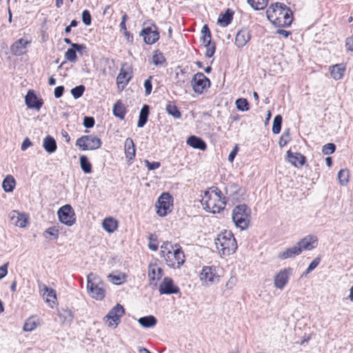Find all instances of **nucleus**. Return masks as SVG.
<instances>
[{
	"instance_id": "obj_1",
	"label": "nucleus",
	"mask_w": 353,
	"mask_h": 353,
	"mask_svg": "<svg viewBox=\"0 0 353 353\" xmlns=\"http://www.w3.org/2000/svg\"><path fill=\"white\" fill-rule=\"evenodd\" d=\"M268 20L278 27H288L292 22V12L283 3L276 2L266 10Z\"/></svg>"
},
{
	"instance_id": "obj_2",
	"label": "nucleus",
	"mask_w": 353,
	"mask_h": 353,
	"mask_svg": "<svg viewBox=\"0 0 353 353\" xmlns=\"http://www.w3.org/2000/svg\"><path fill=\"white\" fill-rule=\"evenodd\" d=\"M216 249L223 255L234 254L237 249L236 241L231 231L225 230L214 240Z\"/></svg>"
},
{
	"instance_id": "obj_3",
	"label": "nucleus",
	"mask_w": 353,
	"mask_h": 353,
	"mask_svg": "<svg viewBox=\"0 0 353 353\" xmlns=\"http://www.w3.org/2000/svg\"><path fill=\"white\" fill-rule=\"evenodd\" d=\"M104 283L92 272L87 276V289L90 296L97 300H102L105 295Z\"/></svg>"
},
{
	"instance_id": "obj_4",
	"label": "nucleus",
	"mask_w": 353,
	"mask_h": 353,
	"mask_svg": "<svg viewBox=\"0 0 353 353\" xmlns=\"http://www.w3.org/2000/svg\"><path fill=\"white\" fill-rule=\"evenodd\" d=\"M251 210L245 204L238 205L233 209L232 221L241 230L248 228L250 222Z\"/></svg>"
},
{
	"instance_id": "obj_5",
	"label": "nucleus",
	"mask_w": 353,
	"mask_h": 353,
	"mask_svg": "<svg viewBox=\"0 0 353 353\" xmlns=\"http://www.w3.org/2000/svg\"><path fill=\"white\" fill-rule=\"evenodd\" d=\"M175 249L172 252H168V255L164 259L167 265L173 268H180L185 262V255L181 247L174 244Z\"/></svg>"
},
{
	"instance_id": "obj_6",
	"label": "nucleus",
	"mask_w": 353,
	"mask_h": 353,
	"mask_svg": "<svg viewBox=\"0 0 353 353\" xmlns=\"http://www.w3.org/2000/svg\"><path fill=\"white\" fill-rule=\"evenodd\" d=\"M157 213L160 216H165L172 212L173 198L168 192H163L158 199L156 203Z\"/></svg>"
},
{
	"instance_id": "obj_7",
	"label": "nucleus",
	"mask_w": 353,
	"mask_h": 353,
	"mask_svg": "<svg viewBox=\"0 0 353 353\" xmlns=\"http://www.w3.org/2000/svg\"><path fill=\"white\" fill-rule=\"evenodd\" d=\"M102 142L101 139L94 134L83 135L76 141V145L81 150H93L99 148Z\"/></svg>"
},
{
	"instance_id": "obj_8",
	"label": "nucleus",
	"mask_w": 353,
	"mask_h": 353,
	"mask_svg": "<svg viewBox=\"0 0 353 353\" xmlns=\"http://www.w3.org/2000/svg\"><path fill=\"white\" fill-rule=\"evenodd\" d=\"M57 215L59 221L68 226H72L76 222L75 212L72 207L69 204L61 207L58 210Z\"/></svg>"
},
{
	"instance_id": "obj_9",
	"label": "nucleus",
	"mask_w": 353,
	"mask_h": 353,
	"mask_svg": "<svg viewBox=\"0 0 353 353\" xmlns=\"http://www.w3.org/2000/svg\"><path fill=\"white\" fill-rule=\"evenodd\" d=\"M225 194L226 198L233 203L241 202L245 199V191L236 183H232L226 186Z\"/></svg>"
},
{
	"instance_id": "obj_10",
	"label": "nucleus",
	"mask_w": 353,
	"mask_h": 353,
	"mask_svg": "<svg viewBox=\"0 0 353 353\" xmlns=\"http://www.w3.org/2000/svg\"><path fill=\"white\" fill-rule=\"evenodd\" d=\"M191 85L194 92L202 94L205 89L210 88V81L202 72H197L194 75Z\"/></svg>"
},
{
	"instance_id": "obj_11",
	"label": "nucleus",
	"mask_w": 353,
	"mask_h": 353,
	"mask_svg": "<svg viewBox=\"0 0 353 353\" xmlns=\"http://www.w3.org/2000/svg\"><path fill=\"white\" fill-rule=\"evenodd\" d=\"M139 35L143 37L144 42L149 45L156 43L159 39L158 28L154 23H152L150 26L143 28Z\"/></svg>"
},
{
	"instance_id": "obj_12",
	"label": "nucleus",
	"mask_w": 353,
	"mask_h": 353,
	"mask_svg": "<svg viewBox=\"0 0 353 353\" xmlns=\"http://www.w3.org/2000/svg\"><path fill=\"white\" fill-rule=\"evenodd\" d=\"M219 275L214 266H204L200 274V279L207 285H212L219 281Z\"/></svg>"
},
{
	"instance_id": "obj_13",
	"label": "nucleus",
	"mask_w": 353,
	"mask_h": 353,
	"mask_svg": "<svg viewBox=\"0 0 353 353\" xmlns=\"http://www.w3.org/2000/svg\"><path fill=\"white\" fill-rule=\"evenodd\" d=\"M125 310L120 304H117L113 307L105 316L108 320H112L108 323V326L115 325V327L121 322V317L124 314Z\"/></svg>"
},
{
	"instance_id": "obj_14",
	"label": "nucleus",
	"mask_w": 353,
	"mask_h": 353,
	"mask_svg": "<svg viewBox=\"0 0 353 353\" xmlns=\"http://www.w3.org/2000/svg\"><path fill=\"white\" fill-rule=\"evenodd\" d=\"M217 199L212 198V195L210 193V191H205L204 197L202 199V205L203 208L210 212L213 214L219 213L221 211V207H216V201Z\"/></svg>"
},
{
	"instance_id": "obj_15",
	"label": "nucleus",
	"mask_w": 353,
	"mask_h": 353,
	"mask_svg": "<svg viewBox=\"0 0 353 353\" xmlns=\"http://www.w3.org/2000/svg\"><path fill=\"white\" fill-rule=\"evenodd\" d=\"M25 103L28 108L39 110L43 104V101L35 94L34 90H29L25 97Z\"/></svg>"
},
{
	"instance_id": "obj_16",
	"label": "nucleus",
	"mask_w": 353,
	"mask_h": 353,
	"mask_svg": "<svg viewBox=\"0 0 353 353\" xmlns=\"http://www.w3.org/2000/svg\"><path fill=\"white\" fill-rule=\"evenodd\" d=\"M159 290L161 294H172L179 293L180 289L174 285L171 278L165 277L159 285Z\"/></svg>"
},
{
	"instance_id": "obj_17",
	"label": "nucleus",
	"mask_w": 353,
	"mask_h": 353,
	"mask_svg": "<svg viewBox=\"0 0 353 353\" xmlns=\"http://www.w3.org/2000/svg\"><path fill=\"white\" fill-rule=\"evenodd\" d=\"M293 269L287 268L281 270L274 278V285L276 288L282 290L288 283L289 276L292 274Z\"/></svg>"
},
{
	"instance_id": "obj_18",
	"label": "nucleus",
	"mask_w": 353,
	"mask_h": 353,
	"mask_svg": "<svg viewBox=\"0 0 353 353\" xmlns=\"http://www.w3.org/2000/svg\"><path fill=\"white\" fill-rule=\"evenodd\" d=\"M298 248H300L301 253L303 250H311L315 248L318 245V239L314 235H307L301 239L296 243Z\"/></svg>"
},
{
	"instance_id": "obj_19",
	"label": "nucleus",
	"mask_w": 353,
	"mask_h": 353,
	"mask_svg": "<svg viewBox=\"0 0 353 353\" xmlns=\"http://www.w3.org/2000/svg\"><path fill=\"white\" fill-rule=\"evenodd\" d=\"M86 49L83 44H72V48L67 50L65 53V58L72 63H75L77 59V52L82 53V50Z\"/></svg>"
},
{
	"instance_id": "obj_20",
	"label": "nucleus",
	"mask_w": 353,
	"mask_h": 353,
	"mask_svg": "<svg viewBox=\"0 0 353 353\" xmlns=\"http://www.w3.org/2000/svg\"><path fill=\"white\" fill-rule=\"evenodd\" d=\"M287 159L288 161L296 168L301 167L306 163V158L305 156L299 152L293 153L290 150L287 152Z\"/></svg>"
},
{
	"instance_id": "obj_21",
	"label": "nucleus",
	"mask_w": 353,
	"mask_h": 353,
	"mask_svg": "<svg viewBox=\"0 0 353 353\" xmlns=\"http://www.w3.org/2000/svg\"><path fill=\"white\" fill-rule=\"evenodd\" d=\"M29 42L23 38L16 41L10 47L11 52L15 56H20L26 52L27 46Z\"/></svg>"
},
{
	"instance_id": "obj_22",
	"label": "nucleus",
	"mask_w": 353,
	"mask_h": 353,
	"mask_svg": "<svg viewBox=\"0 0 353 353\" xmlns=\"http://www.w3.org/2000/svg\"><path fill=\"white\" fill-rule=\"evenodd\" d=\"M251 35L250 31L248 29H241L238 31L235 38L236 46L241 48L245 46V44L250 41Z\"/></svg>"
},
{
	"instance_id": "obj_23",
	"label": "nucleus",
	"mask_w": 353,
	"mask_h": 353,
	"mask_svg": "<svg viewBox=\"0 0 353 353\" xmlns=\"http://www.w3.org/2000/svg\"><path fill=\"white\" fill-rule=\"evenodd\" d=\"M301 254L300 248L297 247L296 244L292 247L288 248L283 251L279 252L277 257L281 260H285L288 259H292Z\"/></svg>"
},
{
	"instance_id": "obj_24",
	"label": "nucleus",
	"mask_w": 353,
	"mask_h": 353,
	"mask_svg": "<svg viewBox=\"0 0 353 353\" xmlns=\"http://www.w3.org/2000/svg\"><path fill=\"white\" fill-rule=\"evenodd\" d=\"M187 144L195 149L205 150L207 145L205 142L200 137L192 135L187 139Z\"/></svg>"
},
{
	"instance_id": "obj_25",
	"label": "nucleus",
	"mask_w": 353,
	"mask_h": 353,
	"mask_svg": "<svg viewBox=\"0 0 353 353\" xmlns=\"http://www.w3.org/2000/svg\"><path fill=\"white\" fill-rule=\"evenodd\" d=\"M233 15L234 12L231 9L228 8L224 13H221L219 14L217 20L218 24L222 27L228 26L232 22Z\"/></svg>"
},
{
	"instance_id": "obj_26",
	"label": "nucleus",
	"mask_w": 353,
	"mask_h": 353,
	"mask_svg": "<svg viewBox=\"0 0 353 353\" xmlns=\"http://www.w3.org/2000/svg\"><path fill=\"white\" fill-rule=\"evenodd\" d=\"M124 148L126 158H128L129 161L132 160L135 157L136 149L133 140L131 138L128 137L125 139Z\"/></svg>"
},
{
	"instance_id": "obj_27",
	"label": "nucleus",
	"mask_w": 353,
	"mask_h": 353,
	"mask_svg": "<svg viewBox=\"0 0 353 353\" xmlns=\"http://www.w3.org/2000/svg\"><path fill=\"white\" fill-rule=\"evenodd\" d=\"M332 77L335 80L341 79L345 71V67L343 64H336L330 67Z\"/></svg>"
},
{
	"instance_id": "obj_28",
	"label": "nucleus",
	"mask_w": 353,
	"mask_h": 353,
	"mask_svg": "<svg viewBox=\"0 0 353 353\" xmlns=\"http://www.w3.org/2000/svg\"><path fill=\"white\" fill-rule=\"evenodd\" d=\"M163 276V270L157 264H150L148 267V276L150 280H160Z\"/></svg>"
},
{
	"instance_id": "obj_29",
	"label": "nucleus",
	"mask_w": 353,
	"mask_h": 353,
	"mask_svg": "<svg viewBox=\"0 0 353 353\" xmlns=\"http://www.w3.org/2000/svg\"><path fill=\"white\" fill-rule=\"evenodd\" d=\"M150 114V106L144 104L140 111L137 126L143 128L148 121V116Z\"/></svg>"
},
{
	"instance_id": "obj_30",
	"label": "nucleus",
	"mask_w": 353,
	"mask_h": 353,
	"mask_svg": "<svg viewBox=\"0 0 353 353\" xmlns=\"http://www.w3.org/2000/svg\"><path fill=\"white\" fill-rule=\"evenodd\" d=\"M43 147L47 152L50 154L53 153L57 148V142L52 137L48 135L43 139Z\"/></svg>"
},
{
	"instance_id": "obj_31",
	"label": "nucleus",
	"mask_w": 353,
	"mask_h": 353,
	"mask_svg": "<svg viewBox=\"0 0 353 353\" xmlns=\"http://www.w3.org/2000/svg\"><path fill=\"white\" fill-rule=\"evenodd\" d=\"M139 323L144 328L154 327L157 323V319L152 315L141 317L138 319Z\"/></svg>"
},
{
	"instance_id": "obj_32",
	"label": "nucleus",
	"mask_w": 353,
	"mask_h": 353,
	"mask_svg": "<svg viewBox=\"0 0 353 353\" xmlns=\"http://www.w3.org/2000/svg\"><path fill=\"white\" fill-rule=\"evenodd\" d=\"M102 225L103 229L109 233L114 232L118 227L117 221L112 217L105 218Z\"/></svg>"
},
{
	"instance_id": "obj_33",
	"label": "nucleus",
	"mask_w": 353,
	"mask_h": 353,
	"mask_svg": "<svg viewBox=\"0 0 353 353\" xmlns=\"http://www.w3.org/2000/svg\"><path fill=\"white\" fill-rule=\"evenodd\" d=\"M16 181L11 175H8L2 182V188L6 192H11L15 187Z\"/></svg>"
},
{
	"instance_id": "obj_34",
	"label": "nucleus",
	"mask_w": 353,
	"mask_h": 353,
	"mask_svg": "<svg viewBox=\"0 0 353 353\" xmlns=\"http://www.w3.org/2000/svg\"><path fill=\"white\" fill-rule=\"evenodd\" d=\"M201 33L203 36L201 38V41L203 43L205 47L213 43L211 41V32L208 25H204L203 26L201 29Z\"/></svg>"
},
{
	"instance_id": "obj_35",
	"label": "nucleus",
	"mask_w": 353,
	"mask_h": 353,
	"mask_svg": "<svg viewBox=\"0 0 353 353\" xmlns=\"http://www.w3.org/2000/svg\"><path fill=\"white\" fill-rule=\"evenodd\" d=\"M165 110L174 119H180L181 117V113L174 101H169L166 105Z\"/></svg>"
},
{
	"instance_id": "obj_36",
	"label": "nucleus",
	"mask_w": 353,
	"mask_h": 353,
	"mask_svg": "<svg viewBox=\"0 0 353 353\" xmlns=\"http://www.w3.org/2000/svg\"><path fill=\"white\" fill-rule=\"evenodd\" d=\"M59 316L63 323H70L74 318L73 313L70 309H63L59 312Z\"/></svg>"
},
{
	"instance_id": "obj_37",
	"label": "nucleus",
	"mask_w": 353,
	"mask_h": 353,
	"mask_svg": "<svg viewBox=\"0 0 353 353\" xmlns=\"http://www.w3.org/2000/svg\"><path fill=\"white\" fill-rule=\"evenodd\" d=\"M125 113V108L121 102L118 101L114 105L113 114L116 117L124 119Z\"/></svg>"
},
{
	"instance_id": "obj_38",
	"label": "nucleus",
	"mask_w": 353,
	"mask_h": 353,
	"mask_svg": "<svg viewBox=\"0 0 353 353\" xmlns=\"http://www.w3.org/2000/svg\"><path fill=\"white\" fill-rule=\"evenodd\" d=\"M79 161L82 170L86 174L91 173L92 165L89 161L88 158L85 155H81L79 157Z\"/></svg>"
},
{
	"instance_id": "obj_39",
	"label": "nucleus",
	"mask_w": 353,
	"mask_h": 353,
	"mask_svg": "<svg viewBox=\"0 0 353 353\" xmlns=\"http://www.w3.org/2000/svg\"><path fill=\"white\" fill-rule=\"evenodd\" d=\"M152 61L155 65L158 66L164 63L166 59L163 54L160 50H157L154 52Z\"/></svg>"
},
{
	"instance_id": "obj_40",
	"label": "nucleus",
	"mask_w": 353,
	"mask_h": 353,
	"mask_svg": "<svg viewBox=\"0 0 353 353\" xmlns=\"http://www.w3.org/2000/svg\"><path fill=\"white\" fill-rule=\"evenodd\" d=\"M248 3L256 10H263L267 6L268 0H247Z\"/></svg>"
},
{
	"instance_id": "obj_41",
	"label": "nucleus",
	"mask_w": 353,
	"mask_h": 353,
	"mask_svg": "<svg viewBox=\"0 0 353 353\" xmlns=\"http://www.w3.org/2000/svg\"><path fill=\"white\" fill-rule=\"evenodd\" d=\"M38 325V323L35 320L34 317L28 318L24 325H23V330L26 332H31L34 330Z\"/></svg>"
},
{
	"instance_id": "obj_42",
	"label": "nucleus",
	"mask_w": 353,
	"mask_h": 353,
	"mask_svg": "<svg viewBox=\"0 0 353 353\" xmlns=\"http://www.w3.org/2000/svg\"><path fill=\"white\" fill-rule=\"evenodd\" d=\"M338 179L341 185H345L349 181V171L347 169H342L338 172Z\"/></svg>"
},
{
	"instance_id": "obj_43",
	"label": "nucleus",
	"mask_w": 353,
	"mask_h": 353,
	"mask_svg": "<svg viewBox=\"0 0 353 353\" xmlns=\"http://www.w3.org/2000/svg\"><path fill=\"white\" fill-rule=\"evenodd\" d=\"M283 118L281 115L278 114L274 118L273 125H272V132L274 134H279L281 130Z\"/></svg>"
},
{
	"instance_id": "obj_44",
	"label": "nucleus",
	"mask_w": 353,
	"mask_h": 353,
	"mask_svg": "<svg viewBox=\"0 0 353 353\" xmlns=\"http://www.w3.org/2000/svg\"><path fill=\"white\" fill-rule=\"evenodd\" d=\"M236 108L242 112L249 110V103L246 99L239 98L236 100Z\"/></svg>"
},
{
	"instance_id": "obj_45",
	"label": "nucleus",
	"mask_w": 353,
	"mask_h": 353,
	"mask_svg": "<svg viewBox=\"0 0 353 353\" xmlns=\"http://www.w3.org/2000/svg\"><path fill=\"white\" fill-rule=\"evenodd\" d=\"M161 256L165 257L168 255V252H172L175 249L174 245H172L168 241L164 242L163 245L161 246Z\"/></svg>"
},
{
	"instance_id": "obj_46",
	"label": "nucleus",
	"mask_w": 353,
	"mask_h": 353,
	"mask_svg": "<svg viewBox=\"0 0 353 353\" xmlns=\"http://www.w3.org/2000/svg\"><path fill=\"white\" fill-rule=\"evenodd\" d=\"M43 290H44L43 296H47V301L54 302V300H56V299H57L55 290L53 289L49 288L46 285H44Z\"/></svg>"
},
{
	"instance_id": "obj_47",
	"label": "nucleus",
	"mask_w": 353,
	"mask_h": 353,
	"mask_svg": "<svg viewBox=\"0 0 353 353\" xmlns=\"http://www.w3.org/2000/svg\"><path fill=\"white\" fill-rule=\"evenodd\" d=\"M85 90V88L83 85H79L73 88L70 92L74 99H77L83 94Z\"/></svg>"
},
{
	"instance_id": "obj_48",
	"label": "nucleus",
	"mask_w": 353,
	"mask_h": 353,
	"mask_svg": "<svg viewBox=\"0 0 353 353\" xmlns=\"http://www.w3.org/2000/svg\"><path fill=\"white\" fill-rule=\"evenodd\" d=\"M128 72L121 70L117 78V83L127 85L130 80V77H127Z\"/></svg>"
},
{
	"instance_id": "obj_49",
	"label": "nucleus",
	"mask_w": 353,
	"mask_h": 353,
	"mask_svg": "<svg viewBox=\"0 0 353 353\" xmlns=\"http://www.w3.org/2000/svg\"><path fill=\"white\" fill-rule=\"evenodd\" d=\"M320 258L319 257H316L310 263V265H308L307 268L306 269L305 272L303 273L302 274V277L304 276H306L307 274H309L310 272H312V270H314L317 266L320 263Z\"/></svg>"
},
{
	"instance_id": "obj_50",
	"label": "nucleus",
	"mask_w": 353,
	"mask_h": 353,
	"mask_svg": "<svg viewBox=\"0 0 353 353\" xmlns=\"http://www.w3.org/2000/svg\"><path fill=\"white\" fill-rule=\"evenodd\" d=\"M59 230L56 226H52L46 229L43 232V235L46 236V234H49L52 236L54 239H57L59 237Z\"/></svg>"
},
{
	"instance_id": "obj_51",
	"label": "nucleus",
	"mask_w": 353,
	"mask_h": 353,
	"mask_svg": "<svg viewBox=\"0 0 353 353\" xmlns=\"http://www.w3.org/2000/svg\"><path fill=\"white\" fill-rule=\"evenodd\" d=\"M336 150V145L332 143H328L324 145L322 148V152L325 155L331 154Z\"/></svg>"
},
{
	"instance_id": "obj_52",
	"label": "nucleus",
	"mask_w": 353,
	"mask_h": 353,
	"mask_svg": "<svg viewBox=\"0 0 353 353\" xmlns=\"http://www.w3.org/2000/svg\"><path fill=\"white\" fill-rule=\"evenodd\" d=\"M290 130H285L280 137L279 144L281 148L284 147L290 141Z\"/></svg>"
},
{
	"instance_id": "obj_53",
	"label": "nucleus",
	"mask_w": 353,
	"mask_h": 353,
	"mask_svg": "<svg viewBox=\"0 0 353 353\" xmlns=\"http://www.w3.org/2000/svg\"><path fill=\"white\" fill-rule=\"evenodd\" d=\"M153 77L150 76L144 82L145 94L146 96L150 94L152 90V79Z\"/></svg>"
},
{
	"instance_id": "obj_54",
	"label": "nucleus",
	"mask_w": 353,
	"mask_h": 353,
	"mask_svg": "<svg viewBox=\"0 0 353 353\" xmlns=\"http://www.w3.org/2000/svg\"><path fill=\"white\" fill-rule=\"evenodd\" d=\"M82 21L85 26H90L92 22L91 14L88 10H84L82 12Z\"/></svg>"
},
{
	"instance_id": "obj_55",
	"label": "nucleus",
	"mask_w": 353,
	"mask_h": 353,
	"mask_svg": "<svg viewBox=\"0 0 353 353\" xmlns=\"http://www.w3.org/2000/svg\"><path fill=\"white\" fill-rule=\"evenodd\" d=\"M109 278L111 279V281L113 283L119 285L125 281V276L124 275H114V274H110L108 276Z\"/></svg>"
},
{
	"instance_id": "obj_56",
	"label": "nucleus",
	"mask_w": 353,
	"mask_h": 353,
	"mask_svg": "<svg viewBox=\"0 0 353 353\" xmlns=\"http://www.w3.org/2000/svg\"><path fill=\"white\" fill-rule=\"evenodd\" d=\"M94 119L92 117H85L83 118V125H84L85 128H91L94 126Z\"/></svg>"
},
{
	"instance_id": "obj_57",
	"label": "nucleus",
	"mask_w": 353,
	"mask_h": 353,
	"mask_svg": "<svg viewBox=\"0 0 353 353\" xmlns=\"http://www.w3.org/2000/svg\"><path fill=\"white\" fill-rule=\"evenodd\" d=\"M144 163L149 170H156L161 166V163L158 161L150 162L148 160L145 159Z\"/></svg>"
},
{
	"instance_id": "obj_58",
	"label": "nucleus",
	"mask_w": 353,
	"mask_h": 353,
	"mask_svg": "<svg viewBox=\"0 0 353 353\" xmlns=\"http://www.w3.org/2000/svg\"><path fill=\"white\" fill-rule=\"evenodd\" d=\"M210 190H211V192H210L211 194H214V198L217 199H223V198H226L225 196H223V193L222 192L217 188V187H215V186H212L211 188H210Z\"/></svg>"
},
{
	"instance_id": "obj_59",
	"label": "nucleus",
	"mask_w": 353,
	"mask_h": 353,
	"mask_svg": "<svg viewBox=\"0 0 353 353\" xmlns=\"http://www.w3.org/2000/svg\"><path fill=\"white\" fill-rule=\"evenodd\" d=\"M205 48H207L205 57L208 58L212 57L214 54L216 50V44L213 43L210 46H205Z\"/></svg>"
},
{
	"instance_id": "obj_60",
	"label": "nucleus",
	"mask_w": 353,
	"mask_h": 353,
	"mask_svg": "<svg viewBox=\"0 0 353 353\" xmlns=\"http://www.w3.org/2000/svg\"><path fill=\"white\" fill-rule=\"evenodd\" d=\"M345 46L347 51L353 52V35L346 38Z\"/></svg>"
},
{
	"instance_id": "obj_61",
	"label": "nucleus",
	"mask_w": 353,
	"mask_h": 353,
	"mask_svg": "<svg viewBox=\"0 0 353 353\" xmlns=\"http://www.w3.org/2000/svg\"><path fill=\"white\" fill-rule=\"evenodd\" d=\"M64 92V87L63 85H59L55 88L54 91V97L57 99L62 97Z\"/></svg>"
},
{
	"instance_id": "obj_62",
	"label": "nucleus",
	"mask_w": 353,
	"mask_h": 353,
	"mask_svg": "<svg viewBox=\"0 0 353 353\" xmlns=\"http://www.w3.org/2000/svg\"><path fill=\"white\" fill-rule=\"evenodd\" d=\"M239 150L238 145H236L233 150L230 152L229 156H228V161L231 163L234 161V159L237 154V152Z\"/></svg>"
},
{
	"instance_id": "obj_63",
	"label": "nucleus",
	"mask_w": 353,
	"mask_h": 353,
	"mask_svg": "<svg viewBox=\"0 0 353 353\" xmlns=\"http://www.w3.org/2000/svg\"><path fill=\"white\" fill-rule=\"evenodd\" d=\"M8 273V263L0 267V280L2 279Z\"/></svg>"
},
{
	"instance_id": "obj_64",
	"label": "nucleus",
	"mask_w": 353,
	"mask_h": 353,
	"mask_svg": "<svg viewBox=\"0 0 353 353\" xmlns=\"http://www.w3.org/2000/svg\"><path fill=\"white\" fill-rule=\"evenodd\" d=\"M32 145V142L28 138H26L21 146V149L22 151H25L28 148Z\"/></svg>"
}]
</instances>
